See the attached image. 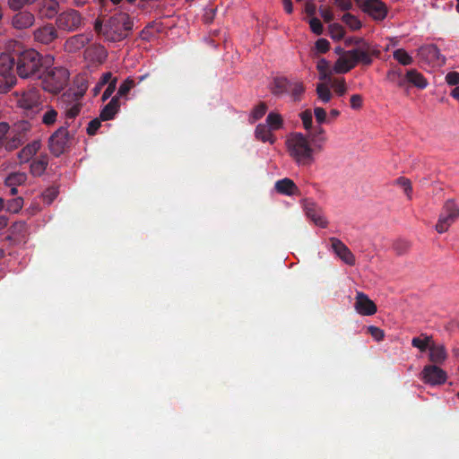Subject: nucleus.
I'll return each instance as SVG.
<instances>
[{"label":"nucleus","instance_id":"nucleus-1","mask_svg":"<svg viewBox=\"0 0 459 459\" xmlns=\"http://www.w3.org/2000/svg\"><path fill=\"white\" fill-rule=\"evenodd\" d=\"M134 22L126 13H117L107 20L97 19L94 22L95 31L110 42H119L131 33Z\"/></svg>","mask_w":459,"mask_h":459},{"label":"nucleus","instance_id":"nucleus-2","mask_svg":"<svg viewBox=\"0 0 459 459\" xmlns=\"http://www.w3.org/2000/svg\"><path fill=\"white\" fill-rule=\"evenodd\" d=\"M42 56L33 48L16 52V74L22 79L42 76Z\"/></svg>","mask_w":459,"mask_h":459},{"label":"nucleus","instance_id":"nucleus-3","mask_svg":"<svg viewBox=\"0 0 459 459\" xmlns=\"http://www.w3.org/2000/svg\"><path fill=\"white\" fill-rule=\"evenodd\" d=\"M290 156L299 166H310L314 161L315 149L301 133H292L286 141Z\"/></svg>","mask_w":459,"mask_h":459},{"label":"nucleus","instance_id":"nucleus-4","mask_svg":"<svg viewBox=\"0 0 459 459\" xmlns=\"http://www.w3.org/2000/svg\"><path fill=\"white\" fill-rule=\"evenodd\" d=\"M13 100L22 114L29 117H34L44 108V100L40 90L31 87L12 93Z\"/></svg>","mask_w":459,"mask_h":459},{"label":"nucleus","instance_id":"nucleus-5","mask_svg":"<svg viewBox=\"0 0 459 459\" xmlns=\"http://www.w3.org/2000/svg\"><path fill=\"white\" fill-rule=\"evenodd\" d=\"M41 77L45 91L51 93H58L66 85L69 72L65 67L57 66L47 70Z\"/></svg>","mask_w":459,"mask_h":459},{"label":"nucleus","instance_id":"nucleus-6","mask_svg":"<svg viewBox=\"0 0 459 459\" xmlns=\"http://www.w3.org/2000/svg\"><path fill=\"white\" fill-rule=\"evenodd\" d=\"M55 24L58 30L71 33L80 30L85 24V19L79 11L68 8L57 14Z\"/></svg>","mask_w":459,"mask_h":459},{"label":"nucleus","instance_id":"nucleus-7","mask_svg":"<svg viewBox=\"0 0 459 459\" xmlns=\"http://www.w3.org/2000/svg\"><path fill=\"white\" fill-rule=\"evenodd\" d=\"M356 43L359 44L358 48L347 51L348 56L352 57L354 67L358 64H362L367 66L370 65L373 62L372 57L378 56L380 52L362 39H358Z\"/></svg>","mask_w":459,"mask_h":459},{"label":"nucleus","instance_id":"nucleus-8","mask_svg":"<svg viewBox=\"0 0 459 459\" xmlns=\"http://www.w3.org/2000/svg\"><path fill=\"white\" fill-rule=\"evenodd\" d=\"M459 218V207L453 200H447L440 212L438 221L436 224V230L438 233H444Z\"/></svg>","mask_w":459,"mask_h":459},{"label":"nucleus","instance_id":"nucleus-9","mask_svg":"<svg viewBox=\"0 0 459 459\" xmlns=\"http://www.w3.org/2000/svg\"><path fill=\"white\" fill-rule=\"evenodd\" d=\"M69 141L70 135L67 128L61 126L49 137L48 149L54 156L59 157L69 147Z\"/></svg>","mask_w":459,"mask_h":459},{"label":"nucleus","instance_id":"nucleus-10","mask_svg":"<svg viewBox=\"0 0 459 459\" xmlns=\"http://www.w3.org/2000/svg\"><path fill=\"white\" fill-rule=\"evenodd\" d=\"M33 40L40 45H50L59 38L56 24L45 23L36 28L32 32Z\"/></svg>","mask_w":459,"mask_h":459},{"label":"nucleus","instance_id":"nucleus-11","mask_svg":"<svg viewBox=\"0 0 459 459\" xmlns=\"http://www.w3.org/2000/svg\"><path fill=\"white\" fill-rule=\"evenodd\" d=\"M361 10L374 20L382 21L387 15V7L380 0H356Z\"/></svg>","mask_w":459,"mask_h":459},{"label":"nucleus","instance_id":"nucleus-12","mask_svg":"<svg viewBox=\"0 0 459 459\" xmlns=\"http://www.w3.org/2000/svg\"><path fill=\"white\" fill-rule=\"evenodd\" d=\"M421 380L429 385H436L446 383V373L437 365H427L420 373Z\"/></svg>","mask_w":459,"mask_h":459},{"label":"nucleus","instance_id":"nucleus-13","mask_svg":"<svg viewBox=\"0 0 459 459\" xmlns=\"http://www.w3.org/2000/svg\"><path fill=\"white\" fill-rule=\"evenodd\" d=\"M303 210L307 219L315 223V225L320 228L327 227V221L323 216L322 209L312 200H303Z\"/></svg>","mask_w":459,"mask_h":459},{"label":"nucleus","instance_id":"nucleus-14","mask_svg":"<svg viewBox=\"0 0 459 459\" xmlns=\"http://www.w3.org/2000/svg\"><path fill=\"white\" fill-rule=\"evenodd\" d=\"M36 22L34 13L27 10L16 11L11 18V25L13 29L22 30L31 28Z\"/></svg>","mask_w":459,"mask_h":459},{"label":"nucleus","instance_id":"nucleus-15","mask_svg":"<svg viewBox=\"0 0 459 459\" xmlns=\"http://www.w3.org/2000/svg\"><path fill=\"white\" fill-rule=\"evenodd\" d=\"M355 310L362 316H372L376 314L377 305L371 300L368 295L359 291L357 292L354 303Z\"/></svg>","mask_w":459,"mask_h":459},{"label":"nucleus","instance_id":"nucleus-16","mask_svg":"<svg viewBox=\"0 0 459 459\" xmlns=\"http://www.w3.org/2000/svg\"><path fill=\"white\" fill-rule=\"evenodd\" d=\"M330 242L333 251L342 261L348 265L355 264L354 255L342 241L336 238H331Z\"/></svg>","mask_w":459,"mask_h":459},{"label":"nucleus","instance_id":"nucleus-17","mask_svg":"<svg viewBox=\"0 0 459 459\" xmlns=\"http://www.w3.org/2000/svg\"><path fill=\"white\" fill-rule=\"evenodd\" d=\"M59 10V3L56 0H39L37 12L40 18L51 20L56 17Z\"/></svg>","mask_w":459,"mask_h":459},{"label":"nucleus","instance_id":"nucleus-18","mask_svg":"<svg viewBox=\"0 0 459 459\" xmlns=\"http://www.w3.org/2000/svg\"><path fill=\"white\" fill-rule=\"evenodd\" d=\"M16 71V52L13 54L2 53L0 55V75L3 77L15 76Z\"/></svg>","mask_w":459,"mask_h":459},{"label":"nucleus","instance_id":"nucleus-19","mask_svg":"<svg viewBox=\"0 0 459 459\" xmlns=\"http://www.w3.org/2000/svg\"><path fill=\"white\" fill-rule=\"evenodd\" d=\"M84 56L92 63L102 64L108 57V52L103 46L93 44L84 50Z\"/></svg>","mask_w":459,"mask_h":459},{"label":"nucleus","instance_id":"nucleus-20","mask_svg":"<svg viewBox=\"0 0 459 459\" xmlns=\"http://www.w3.org/2000/svg\"><path fill=\"white\" fill-rule=\"evenodd\" d=\"M91 39L85 34H76L68 38L65 42V49L69 53H75L83 48Z\"/></svg>","mask_w":459,"mask_h":459},{"label":"nucleus","instance_id":"nucleus-21","mask_svg":"<svg viewBox=\"0 0 459 459\" xmlns=\"http://www.w3.org/2000/svg\"><path fill=\"white\" fill-rule=\"evenodd\" d=\"M85 90L86 88L78 89L76 91H67L62 94L59 99V102L65 111L69 106L73 107L74 104H77L82 101Z\"/></svg>","mask_w":459,"mask_h":459},{"label":"nucleus","instance_id":"nucleus-22","mask_svg":"<svg viewBox=\"0 0 459 459\" xmlns=\"http://www.w3.org/2000/svg\"><path fill=\"white\" fill-rule=\"evenodd\" d=\"M275 190L281 195H293L298 193L299 189L293 180L285 178L275 182Z\"/></svg>","mask_w":459,"mask_h":459},{"label":"nucleus","instance_id":"nucleus-23","mask_svg":"<svg viewBox=\"0 0 459 459\" xmlns=\"http://www.w3.org/2000/svg\"><path fill=\"white\" fill-rule=\"evenodd\" d=\"M41 143L39 140L32 141L24 146L18 153L21 162H28L40 149Z\"/></svg>","mask_w":459,"mask_h":459},{"label":"nucleus","instance_id":"nucleus-24","mask_svg":"<svg viewBox=\"0 0 459 459\" xmlns=\"http://www.w3.org/2000/svg\"><path fill=\"white\" fill-rule=\"evenodd\" d=\"M429 351V359L433 365L442 364L447 358L446 350L444 345H437L433 342Z\"/></svg>","mask_w":459,"mask_h":459},{"label":"nucleus","instance_id":"nucleus-25","mask_svg":"<svg viewBox=\"0 0 459 459\" xmlns=\"http://www.w3.org/2000/svg\"><path fill=\"white\" fill-rule=\"evenodd\" d=\"M120 107L118 96H115L111 100L102 108L100 117L102 121H108L114 117Z\"/></svg>","mask_w":459,"mask_h":459},{"label":"nucleus","instance_id":"nucleus-26","mask_svg":"<svg viewBox=\"0 0 459 459\" xmlns=\"http://www.w3.org/2000/svg\"><path fill=\"white\" fill-rule=\"evenodd\" d=\"M406 83H410L419 89H425L428 86V82L425 77L415 69L407 71Z\"/></svg>","mask_w":459,"mask_h":459},{"label":"nucleus","instance_id":"nucleus-27","mask_svg":"<svg viewBox=\"0 0 459 459\" xmlns=\"http://www.w3.org/2000/svg\"><path fill=\"white\" fill-rule=\"evenodd\" d=\"M48 165V154H40L38 158L32 160L30 164V173L35 177H39L45 172Z\"/></svg>","mask_w":459,"mask_h":459},{"label":"nucleus","instance_id":"nucleus-28","mask_svg":"<svg viewBox=\"0 0 459 459\" xmlns=\"http://www.w3.org/2000/svg\"><path fill=\"white\" fill-rule=\"evenodd\" d=\"M354 68L352 57L348 56L347 51L344 55L337 59L334 64L333 70L337 74H345Z\"/></svg>","mask_w":459,"mask_h":459},{"label":"nucleus","instance_id":"nucleus-29","mask_svg":"<svg viewBox=\"0 0 459 459\" xmlns=\"http://www.w3.org/2000/svg\"><path fill=\"white\" fill-rule=\"evenodd\" d=\"M10 236L8 239L12 238H24L27 235L28 227L27 223L23 221H15L9 229Z\"/></svg>","mask_w":459,"mask_h":459},{"label":"nucleus","instance_id":"nucleus-30","mask_svg":"<svg viewBox=\"0 0 459 459\" xmlns=\"http://www.w3.org/2000/svg\"><path fill=\"white\" fill-rule=\"evenodd\" d=\"M432 336L428 335L426 333H421L419 337H414L411 340V345L417 349H419L421 352L429 350L430 346L433 343Z\"/></svg>","mask_w":459,"mask_h":459},{"label":"nucleus","instance_id":"nucleus-31","mask_svg":"<svg viewBox=\"0 0 459 459\" xmlns=\"http://www.w3.org/2000/svg\"><path fill=\"white\" fill-rule=\"evenodd\" d=\"M290 81L286 77H276L273 79L272 92L274 95H281L289 92Z\"/></svg>","mask_w":459,"mask_h":459},{"label":"nucleus","instance_id":"nucleus-32","mask_svg":"<svg viewBox=\"0 0 459 459\" xmlns=\"http://www.w3.org/2000/svg\"><path fill=\"white\" fill-rule=\"evenodd\" d=\"M386 80L395 83L400 88L406 86V78L403 75V72L400 68H394L387 72Z\"/></svg>","mask_w":459,"mask_h":459},{"label":"nucleus","instance_id":"nucleus-33","mask_svg":"<svg viewBox=\"0 0 459 459\" xmlns=\"http://www.w3.org/2000/svg\"><path fill=\"white\" fill-rule=\"evenodd\" d=\"M255 137L258 140H261L264 143L269 142L273 143L275 141V137L271 133V130L268 128L266 125L259 124L255 130Z\"/></svg>","mask_w":459,"mask_h":459},{"label":"nucleus","instance_id":"nucleus-34","mask_svg":"<svg viewBox=\"0 0 459 459\" xmlns=\"http://www.w3.org/2000/svg\"><path fill=\"white\" fill-rule=\"evenodd\" d=\"M311 140L315 143L316 150L321 151L323 149L326 137L325 131L320 125L316 126L313 133H311Z\"/></svg>","mask_w":459,"mask_h":459},{"label":"nucleus","instance_id":"nucleus-35","mask_svg":"<svg viewBox=\"0 0 459 459\" xmlns=\"http://www.w3.org/2000/svg\"><path fill=\"white\" fill-rule=\"evenodd\" d=\"M27 176L22 172L11 173L4 180V184L7 186H17L25 183Z\"/></svg>","mask_w":459,"mask_h":459},{"label":"nucleus","instance_id":"nucleus-36","mask_svg":"<svg viewBox=\"0 0 459 459\" xmlns=\"http://www.w3.org/2000/svg\"><path fill=\"white\" fill-rule=\"evenodd\" d=\"M26 141V138L23 136L13 132V136L6 141L4 148L8 152H12L22 146Z\"/></svg>","mask_w":459,"mask_h":459},{"label":"nucleus","instance_id":"nucleus-37","mask_svg":"<svg viewBox=\"0 0 459 459\" xmlns=\"http://www.w3.org/2000/svg\"><path fill=\"white\" fill-rule=\"evenodd\" d=\"M57 116L58 113L53 107L47 106L42 115L41 122L47 126H53L56 122Z\"/></svg>","mask_w":459,"mask_h":459},{"label":"nucleus","instance_id":"nucleus-38","mask_svg":"<svg viewBox=\"0 0 459 459\" xmlns=\"http://www.w3.org/2000/svg\"><path fill=\"white\" fill-rule=\"evenodd\" d=\"M304 91H305V87L301 82H291L290 81V85L289 86L288 93H290L291 95V97L293 98V100L295 101L300 100V97L304 93Z\"/></svg>","mask_w":459,"mask_h":459},{"label":"nucleus","instance_id":"nucleus-39","mask_svg":"<svg viewBox=\"0 0 459 459\" xmlns=\"http://www.w3.org/2000/svg\"><path fill=\"white\" fill-rule=\"evenodd\" d=\"M31 129V125L30 122L26 120H21L14 124L13 131L16 134H20L21 136H23L28 140V133Z\"/></svg>","mask_w":459,"mask_h":459},{"label":"nucleus","instance_id":"nucleus-40","mask_svg":"<svg viewBox=\"0 0 459 459\" xmlns=\"http://www.w3.org/2000/svg\"><path fill=\"white\" fill-rule=\"evenodd\" d=\"M316 68L319 72V79L321 81H331L328 61L325 58L320 59L317 62Z\"/></svg>","mask_w":459,"mask_h":459},{"label":"nucleus","instance_id":"nucleus-41","mask_svg":"<svg viewBox=\"0 0 459 459\" xmlns=\"http://www.w3.org/2000/svg\"><path fill=\"white\" fill-rule=\"evenodd\" d=\"M393 56L403 65H409L413 62L412 57L403 48L394 50Z\"/></svg>","mask_w":459,"mask_h":459},{"label":"nucleus","instance_id":"nucleus-42","mask_svg":"<svg viewBox=\"0 0 459 459\" xmlns=\"http://www.w3.org/2000/svg\"><path fill=\"white\" fill-rule=\"evenodd\" d=\"M342 21L352 30H357L361 28V22L350 13H344L342 17Z\"/></svg>","mask_w":459,"mask_h":459},{"label":"nucleus","instance_id":"nucleus-43","mask_svg":"<svg viewBox=\"0 0 459 459\" xmlns=\"http://www.w3.org/2000/svg\"><path fill=\"white\" fill-rule=\"evenodd\" d=\"M266 124L272 130H277L282 126V118L281 115L271 112L266 117Z\"/></svg>","mask_w":459,"mask_h":459},{"label":"nucleus","instance_id":"nucleus-44","mask_svg":"<svg viewBox=\"0 0 459 459\" xmlns=\"http://www.w3.org/2000/svg\"><path fill=\"white\" fill-rule=\"evenodd\" d=\"M316 94L324 103L329 102L333 96L330 89L325 83H318L316 85Z\"/></svg>","mask_w":459,"mask_h":459},{"label":"nucleus","instance_id":"nucleus-45","mask_svg":"<svg viewBox=\"0 0 459 459\" xmlns=\"http://www.w3.org/2000/svg\"><path fill=\"white\" fill-rule=\"evenodd\" d=\"M421 54L426 55L428 57H429L431 60L438 61L441 54L438 48L435 45H429L425 48H421Z\"/></svg>","mask_w":459,"mask_h":459},{"label":"nucleus","instance_id":"nucleus-46","mask_svg":"<svg viewBox=\"0 0 459 459\" xmlns=\"http://www.w3.org/2000/svg\"><path fill=\"white\" fill-rule=\"evenodd\" d=\"M23 206V199L22 197H16L7 202L6 211L12 213L19 212Z\"/></svg>","mask_w":459,"mask_h":459},{"label":"nucleus","instance_id":"nucleus-47","mask_svg":"<svg viewBox=\"0 0 459 459\" xmlns=\"http://www.w3.org/2000/svg\"><path fill=\"white\" fill-rule=\"evenodd\" d=\"M33 4V0H7L8 7L13 11H21L26 5Z\"/></svg>","mask_w":459,"mask_h":459},{"label":"nucleus","instance_id":"nucleus-48","mask_svg":"<svg viewBox=\"0 0 459 459\" xmlns=\"http://www.w3.org/2000/svg\"><path fill=\"white\" fill-rule=\"evenodd\" d=\"M134 85L135 83L133 79H131L130 77L126 78L119 86L116 96H118V98L126 96Z\"/></svg>","mask_w":459,"mask_h":459},{"label":"nucleus","instance_id":"nucleus-49","mask_svg":"<svg viewBox=\"0 0 459 459\" xmlns=\"http://www.w3.org/2000/svg\"><path fill=\"white\" fill-rule=\"evenodd\" d=\"M330 35L332 39L340 40L345 35L344 28L339 23H333L330 25Z\"/></svg>","mask_w":459,"mask_h":459},{"label":"nucleus","instance_id":"nucleus-50","mask_svg":"<svg viewBox=\"0 0 459 459\" xmlns=\"http://www.w3.org/2000/svg\"><path fill=\"white\" fill-rule=\"evenodd\" d=\"M332 87L334 90L335 93L338 94L339 96L344 95L347 91L346 82L343 78L340 80L334 79L332 82Z\"/></svg>","mask_w":459,"mask_h":459},{"label":"nucleus","instance_id":"nucleus-51","mask_svg":"<svg viewBox=\"0 0 459 459\" xmlns=\"http://www.w3.org/2000/svg\"><path fill=\"white\" fill-rule=\"evenodd\" d=\"M396 184L403 188L405 195L408 196L409 199H411L412 193L411 181L406 178L400 177L396 179Z\"/></svg>","mask_w":459,"mask_h":459},{"label":"nucleus","instance_id":"nucleus-52","mask_svg":"<svg viewBox=\"0 0 459 459\" xmlns=\"http://www.w3.org/2000/svg\"><path fill=\"white\" fill-rule=\"evenodd\" d=\"M4 78L5 79V82L0 83V93L8 92L16 84L17 82L15 76H9Z\"/></svg>","mask_w":459,"mask_h":459},{"label":"nucleus","instance_id":"nucleus-53","mask_svg":"<svg viewBox=\"0 0 459 459\" xmlns=\"http://www.w3.org/2000/svg\"><path fill=\"white\" fill-rule=\"evenodd\" d=\"M267 107L265 103L260 102L255 108L253 109L252 116L255 120H258L264 116L266 113Z\"/></svg>","mask_w":459,"mask_h":459},{"label":"nucleus","instance_id":"nucleus-54","mask_svg":"<svg viewBox=\"0 0 459 459\" xmlns=\"http://www.w3.org/2000/svg\"><path fill=\"white\" fill-rule=\"evenodd\" d=\"M300 118L304 128L307 131L310 130L312 128V112L308 109L305 110L300 114Z\"/></svg>","mask_w":459,"mask_h":459},{"label":"nucleus","instance_id":"nucleus-55","mask_svg":"<svg viewBox=\"0 0 459 459\" xmlns=\"http://www.w3.org/2000/svg\"><path fill=\"white\" fill-rule=\"evenodd\" d=\"M368 333L376 340L381 341L385 337V333L377 326L370 325L368 327Z\"/></svg>","mask_w":459,"mask_h":459},{"label":"nucleus","instance_id":"nucleus-56","mask_svg":"<svg viewBox=\"0 0 459 459\" xmlns=\"http://www.w3.org/2000/svg\"><path fill=\"white\" fill-rule=\"evenodd\" d=\"M101 121L102 120L100 119V118H94V119L91 120L90 123L88 124V126H87V134L89 135L96 134L98 129L101 126Z\"/></svg>","mask_w":459,"mask_h":459},{"label":"nucleus","instance_id":"nucleus-57","mask_svg":"<svg viewBox=\"0 0 459 459\" xmlns=\"http://www.w3.org/2000/svg\"><path fill=\"white\" fill-rule=\"evenodd\" d=\"M81 108H82V101H80L77 104H74L73 107L69 106L66 108V110L65 111L66 117L67 118H74V117H76L79 115V113L81 111Z\"/></svg>","mask_w":459,"mask_h":459},{"label":"nucleus","instance_id":"nucleus-58","mask_svg":"<svg viewBox=\"0 0 459 459\" xmlns=\"http://www.w3.org/2000/svg\"><path fill=\"white\" fill-rule=\"evenodd\" d=\"M58 191L56 187H48L43 193V198L48 204H51L57 196Z\"/></svg>","mask_w":459,"mask_h":459},{"label":"nucleus","instance_id":"nucleus-59","mask_svg":"<svg viewBox=\"0 0 459 459\" xmlns=\"http://www.w3.org/2000/svg\"><path fill=\"white\" fill-rule=\"evenodd\" d=\"M309 25H310V29L311 30L316 34V35H321L323 33V24L322 22H320L319 19L316 18V17H313L310 21H309Z\"/></svg>","mask_w":459,"mask_h":459},{"label":"nucleus","instance_id":"nucleus-60","mask_svg":"<svg viewBox=\"0 0 459 459\" xmlns=\"http://www.w3.org/2000/svg\"><path fill=\"white\" fill-rule=\"evenodd\" d=\"M117 81V78H113V80L107 86V88L104 91L103 95L101 97L103 101L107 100L116 91Z\"/></svg>","mask_w":459,"mask_h":459},{"label":"nucleus","instance_id":"nucleus-61","mask_svg":"<svg viewBox=\"0 0 459 459\" xmlns=\"http://www.w3.org/2000/svg\"><path fill=\"white\" fill-rule=\"evenodd\" d=\"M314 115H315L316 122L319 125L325 123L327 121L326 111L323 108H320V107L315 108Z\"/></svg>","mask_w":459,"mask_h":459},{"label":"nucleus","instance_id":"nucleus-62","mask_svg":"<svg viewBox=\"0 0 459 459\" xmlns=\"http://www.w3.org/2000/svg\"><path fill=\"white\" fill-rule=\"evenodd\" d=\"M446 82L448 85L459 86V73L455 71L447 73Z\"/></svg>","mask_w":459,"mask_h":459},{"label":"nucleus","instance_id":"nucleus-63","mask_svg":"<svg viewBox=\"0 0 459 459\" xmlns=\"http://www.w3.org/2000/svg\"><path fill=\"white\" fill-rule=\"evenodd\" d=\"M316 48L320 53H325L330 48V43L325 39H319L316 42Z\"/></svg>","mask_w":459,"mask_h":459},{"label":"nucleus","instance_id":"nucleus-64","mask_svg":"<svg viewBox=\"0 0 459 459\" xmlns=\"http://www.w3.org/2000/svg\"><path fill=\"white\" fill-rule=\"evenodd\" d=\"M351 107L353 109H359L362 107L363 99L359 94H353L350 100Z\"/></svg>","mask_w":459,"mask_h":459}]
</instances>
